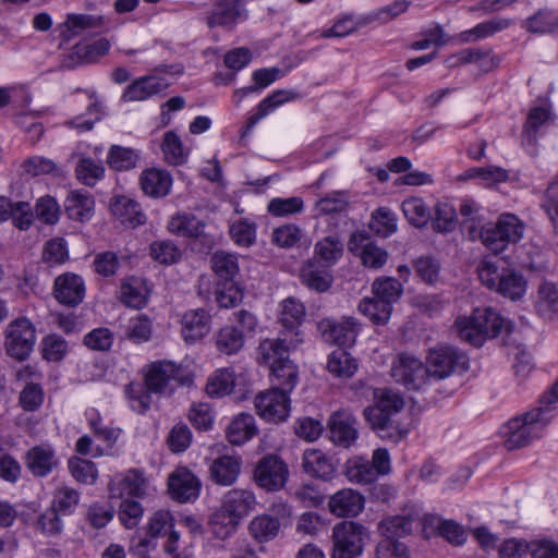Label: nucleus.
Wrapping results in <instances>:
<instances>
[{"instance_id": "37", "label": "nucleus", "mask_w": 558, "mask_h": 558, "mask_svg": "<svg viewBox=\"0 0 558 558\" xmlns=\"http://www.w3.org/2000/svg\"><path fill=\"white\" fill-rule=\"evenodd\" d=\"M536 312L545 318L551 319L558 312V286L550 281H543L537 289L535 300Z\"/></svg>"}, {"instance_id": "16", "label": "nucleus", "mask_w": 558, "mask_h": 558, "mask_svg": "<svg viewBox=\"0 0 558 558\" xmlns=\"http://www.w3.org/2000/svg\"><path fill=\"white\" fill-rule=\"evenodd\" d=\"M168 489L174 500L190 502L197 499L201 482L187 468L181 466L169 475Z\"/></svg>"}, {"instance_id": "53", "label": "nucleus", "mask_w": 558, "mask_h": 558, "mask_svg": "<svg viewBox=\"0 0 558 558\" xmlns=\"http://www.w3.org/2000/svg\"><path fill=\"white\" fill-rule=\"evenodd\" d=\"M305 316L304 305L294 298H288L281 303L279 322L284 328L295 329Z\"/></svg>"}, {"instance_id": "59", "label": "nucleus", "mask_w": 558, "mask_h": 558, "mask_svg": "<svg viewBox=\"0 0 558 558\" xmlns=\"http://www.w3.org/2000/svg\"><path fill=\"white\" fill-rule=\"evenodd\" d=\"M301 278L306 287L317 292L328 290L332 280L331 275L327 270L316 269L312 264L303 268Z\"/></svg>"}, {"instance_id": "36", "label": "nucleus", "mask_w": 558, "mask_h": 558, "mask_svg": "<svg viewBox=\"0 0 558 558\" xmlns=\"http://www.w3.org/2000/svg\"><path fill=\"white\" fill-rule=\"evenodd\" d=\"M120 300L129 307L142 308L148 301V289L142 279L129 278L121 284Z\"/></svg>"}, {"instance_id": "50", "label": "nucleus", "mask_w": 558, "mask_h": 558, "mask_svg": "<svg viewBox=\"0 0 558 558\" xmlns=\"http://www.w3.org/2000/svg\"><path fill=\"white\" fill-rule=\"evenodd\" d=\"M549 117L550 112L548 108H532L523 128V141L529 145H534L536 143L539 129L548 121Z\"/></svg>"}, {"instance_id": "48", "label": "nucleus", "mask_w": 558, "mask_h": 558, "mask_svg": "<svg viewBox=\"0 0 558 558\" xmlns=\"http://www.w3.org/2000/svg\"><path fill=\"white\" fill-rule=\"evenodd\" d=\"M373 295L379 300L387 302L392 307V304L397 302L402 292V284L392 277H383L374 280L372 284Z\"/></svg>"}, {"instance_id": "43", "label": "nucleus", "mask_w": 558, "mask_h": 558, "mask_svg": "<svg viewBox=\"0 0 558 558\" xmlns=\"http://www.w3.org/2000/svg\"><path fill=\"white\" fill-rule=\"evenodd\" d=\"M327 368L336 377L350 378L355 374L357 369V363L350 353L338 349L329 354Z\"/></svg>"}, {"instance_id": "55", "label": "nucleus", "mask_w": 558, "mask_h": 558, "mask_svg": "<svg viewBox=\"0 0 558 558\" xmlns=\"http://www.w3.org/2000/svg\"><path fill=\"white\" fill-rule=\"evenodd\" d=\"M75 173L82 183L93 186L104 177L105 168L90 157H82L76 165Z\"/></svg>"}, {"instance_id": "11", "label": "nucleus", "mask_w": 558, "mask_h": 558, "mask_svg": "<svg viewBox=\"0 0 558 558\" xmlns=\"http://www.w3.org/2000/svg\"><path fill=\"white\" fill-rule=\"evenodd\" d=\"M36 341L35 328L27 318H17L10 324L7 330V353L19 360L27 359Z\"/></svg>"}, {"instance_id": "13", "label": "nucleus", "mask_w": 558, "mask_h": 558, "mask_svg": "<svg viewBox=\"0 0 558 558\" xmlns=\"http://www.w3.org/2000/svg\"><path fill=\"white\" fill-rule=\"evenodd\" d=\"M348 250L357 255L364 267L373 270L380 269L389 258L388 252L371 241L364 232H354L348 242Z\"/></svg>"}, {"instance_id": "17", "label": "nucleus", "mask_w": 558, "mask_h": 558, "mask_svg": "<svg viewBox=\"0 0 558 558\" xmlns=\"http://www.w3.org/2000/svg\"><path fill=\"white\" fill-rule=\"evenodd\" d=\"M356 418L347 411L335 412L328 422L331 440L344 448L350 447L357 439Z\"/></svg>"}, {"instance_id": "8", "label": "nucleus", "mask_w": 558, "mask_h": 558, "mask_svg": "<svg viewBox=\"0 0 558 558\" xmlns=\"http://www.w3.org/2000/svg\"><path fill=\"white\" fill-rule=\"evenodd\" d=\"M425 363L432 384L451 376L459 368L469 367L465 354L449 345L429 350Z\"/></svg>"}, {"instance_id": "62", "label": "nucleus", "mask_w": 558, "mask_h": 558, "mask_svg": "<svg viewBox=\"0 0 558 558\" xmlns=\"http://www.w3.org/2000/svg\"><path fill=\"white\" fill-rule=\"evenodd\" d=\"M347 475L351 482L357 484H371L376 481L378 474L372 463L364 459H355L348 468Z\"/></svg>"}, {"instance_id": "26", "label": "nucleus", "mask_w": 558, "mask_h": 558, "mask_svg": "<svg viewBox=\"0 0 558 558\" xmlns=\"http://www.w3.org/2000/svg\"><path fill=\"white\" fill-rule=\"evenodd\" d=\"M182 335L185 341L194 342L204 338L210 329V316L202 308L190 310L182 317Z\"/></svg>"}, {"instance_id": "19", "label": "nucleus", "mask_w": 558, "mask_h": 558, "mask_svg": "<svg viewBox=\"0 0 558 558\" xmlns=\"http://www.w3.org/2000/svg\"><path fill=\"white\" fill-rule=\"evenodd\" d=\"M53 293L59 303L76 306L85 295L84 280L75 274L61 275L54 280Z\"/></svg>"}, {"instance_id": "9", "label": "nucleus", "mask_w": 558, "mask_h": 558, "mask_svg": "<svg viewBox=\"0 0 558 558\" xmlns=\"http://www.w3.org/2000/svg\"><path fill=\"white\" fill-rule=\"evenodd\" d=\"M290 517L291 509L287 504H274L270 513L257 514L248 522V535L258 544L271 542L280 533L281 520Z\"/></svg>"}, {"instance_id": "22", "label": "nucleus", "mask_w": 558, "mask_h": 558, "mask_svg": "<svg viewBox=\"0 0 558 558\" xmlns=\"http://www.w3.org/2000/svg\"><path fill=\"white\" fill-rule=\"evenodd\" d=\"M328 508L337 517H355L364 508V497L354 489L344 488L330 497Z\"/></svg>"}, {"instance_id": "25", "label": "nucleus", "mask_w": 558, "mask_h": 558, "mask_svg": "<svg viewBox=\"0 0 558 558\" xmlns=\"http://www.w3.org/2000/svg\"><path fill=\"white\" fill-rule=\"evenodd\" d=\"M302 466L310 476L324 481L330 480L336 472V466L330 458L318 449H306L303 452Z\"/></svg>"}, {"instance_id": "46", "label": "nucleus", "mask_w": 558, "mask_h": 558, "mask_svg": "<svg viewBox=\"0 0 558 558\" xmlns=\"http://www.w3.org/2000/svg\"><path fill=\"white\" fill-rule=\"evenodd\" d=\"M359 311L374 324L384 325L390 318L392 307L374 295L364 298L359 304Z\"/></svg>"}, {"instance_id": "57", "label": "nucleus", "mask_w": 558, "mask_h": 558, "mask_svg": "<svg viewBox=\"0 0 558 558\" xmlns=\"http://www.w3.org/2000/svg\"><path fill=\"white\" fill-rule=\"evenodd\" d=\"M153 323L149 317L138 314L129 320L126 337L134 343H144L151 338Z\"/></svg>"}, {"instance_id": "38", "label": "nucleus", "mask_w": 558, "mask_h": 558, "mask_svg": "<svg viewBox=\"0 0 558 558\" xmlns=\"http://www.w3.org/2000/svg\"><path fill=\"white\" fill-rule=\"evenodd\" d=\"M288 357L284 344L278 338L262 339L256 349V362L271 368Z\"/></svg>"}, {"instance_id": "44", "label": "nucleus", "mask_w": 558, "mask_h": 558, "mask_svg": "<svg viewBox=\"0 0 558 558\" xmlns=\"http://www.w3.org/2000/svg\"><path fill=\"white\" fill-rule=\"evenodd\" d=\"M161 149L166 161L171 166H180L187 160L189 149L183 147L182 141L173 131L165 133Z\"/></svg>"}, {"instance_id": "61", "label": "nucleus", "mask_w": 558, "mask_h": 558, "mask_svg": "<svg viewBox=\"0 0 558 558\" xmlns=\"http://www.w3.org/2000/svg\"><path fill=\"white\" fill-rule=\"evenodd\" d=\"M137 154L131 149L121 146H112L110 148L107 162L118 171L129 170L136 166Z\"/></svg>"}, {"instance_id": "3", "label": "nucleus", "mask_w": 558, "mask_h": 558, "mask_svg": "<svg viewBox=\"0 0 558 558\" xmlns=\"http://www.w3.org/2000/svg\"><path fill=\"white\" fill-rule=\"evenodd\" d=\"M550 408H536L524 415L511 418L502 428L505 447L508 450H515L530 445L539 438L547 424L553 418Z\"/></svg>"}, {"instance_id": "40", "label": "nucleus", "mask_w": 558, "mask_h": 558, "mask_svg": "<svg viewBox=\"0 0 558 558\" xmlns=\"http://www.w3.org/2000/svg\"><path fill=\"white\" fill-rule=\"evenodd\" d=\"M81 499V494L69 485H59L52 495L50 507L60 514H71L75 511Z\"/></svg>"}, {"instance_id": "63", "label": "nucleus", "mask_w": 558, "mask_h": 558, "mask_svg": "<svg viewBox=\"0 0 558 558\" xmlns=\"http://www.w3.org/2000/svg\"><path fill=\"white\" fill-rule=\"evenodd\" d=\"M507 243H517L523 238L524 225L512 214H502L497 220Z\"/></svg>"}, {"instance_id": "31", "label": "nucleus", "mask_w": 558, "mask_h": 558, "mask_svg": "<svg viewBox=\"0 0 558 558\" xmlns=\"http://www.w3.org/2000/svg\"><path fill=\"white\" fill-rule=\"evenodd\" d=\"M64 206L70 219L84 222L93 217L95 203L87 192L73 191L68 195Z\"/></svg>"}, {"instance_id": "47", "label": "nucleus", "mask_w": 558, "mask_h": 558, "mask_svg": "<svg viewBox=\"0 0 558 558\" xmlns=\"http://www.w3.org/2000/svg\"><path fill=\"white\" fill-rule=\"evenodd\" d=\"M234 386V373L230 368L217 369L206 384V392L210 397L220 398L231 392Z\"/></svg>"}, {"instance_id": "52", "label": "nucleus", "mask_w": 558, "mask_h": 558, "mask_svg": "<svg viewBox=\"0 0 558 558\" xmlns=\"http://www.w3.org/2000/svg\"><path fill=\"white\" fill-rule=\"evenodd\" d=\"M402 211L408 221L416 228L424 227L430 218L429 207L420 197L403 201Z\"/></svg>"}, {"instance_id": "42", "label": "nucleus", "mask_w": 558, "mask_h": 558, "mask_svg": "<svg viewBox=\"0 0 558 558\" xmlns=\"http://www.w3.org/2000/svg\"><path fill=\"white\" fill-rule=\"evenodd\" d=\"M124 392L130 408L137 414H145L150 409L153 391L144 383L132 381L125 386Z\"/></svg>"}, {"instance_id": "39", "label": "nucleus", "mask_w": 558, "mask_h": 558, "mask_svg": "<svg viewBox=\"0 0 558 558\" xmlns=\"http://www.w3.org/2000/svg\"><path fill=\"white\" fill-rule=\"evenodd\" d=\"M204 227L205 225L202 220L187 213H178L168 223V230L171 233L184 238L201 235L204 231Z\"/></svg>"}, {"instance_id": "12", "label": "nucleus", "mask_w": 558, "mask_h": 558, "mask_svg": "<svg viewBox=\"0 0 558 558\" xmlns=\"http://www.w3.org/2000/svg\"><path fill=\"white\" fill-rule=\"evenodd\" d=\"M254 404L257 414L267 422H282L290 412V399L284 390H265L255 397Z\"/></svg>"}, {"instance_id": "33", "label": "nucleus", "mask_w": 558, "mask_h": 558, "mask_svg": "<svg viewBox=\"0 0 558 558\" xmlns=\"http://www.w3.org/2000/svg\"><path fill=\"white\" fill-rule=\"evenodd\" d=\"M165 87L166 85L161 78L157 76H144L128 86L122 94V99L124 101H142L160 93Z\"/></svg>"}, {"instance_id": "45", "label": "nucleus", "mask_w": 558, "mask_h": 558, "mask_svg": "<svg viewBox=\"0 0 558 558\" xmlns=\"http://www.w3.org/2000/svg\"><path fill=\"white\" fill-rule=\"evenodd\" d=\"M243 345L244 336L233 326L221 328L216 336V348L222 354H235Z\"/></svg>"}, {"instance_id": "4", "label": "nucleus", "mask_w": 558, "mask_h": 558, "mask_svg": "<svg viewBox=\"0 0 558 558\" xmlns=\"http://www.w3.org/2000/svg\"><path fill=\"white\" fill-rule=\"evenodd\" d=\"M500 259H484L478 268V278L488 289L512 301L520 300L526 292V280L522 274L504 266Z\"/></svg>"}, {"instance_id": "32", "label": "nucleus", "mask_w": 558, "mask_h": 558, "mask_svg": "<svg viewBox=\"0 0 558 558\" xmlns=\"http://www.w3.org/2000/svg\"><path fill=\"white\" fill-rule=\"evenodd\" d=\"M141 187L143 192L151 197L166 196L171 189L172 178L163 170L149 169L141 175Z\"/></svg>"}, {"instance_id": "56", "label": "nucleus", "mask_w": 558, "mask_h": 558, "mask_svg": "<svg viewBox=\"0 0 558 558\" xmlns=\"http://www.w3.org/2000/svg\"><path fill=\"white\" fill-rule=\"evenodd\" d=\"M68 466L75 481L82 484L92 485L98 477L96 465L89 460L73 457L69 460Z\"/></svg>"}, {"instance_id": "34", "label": "nucleus", "mask_w": 558, "mask_h": 558, "mask_svg": "<svg viewBox=\"0 0 558 558\" xmlns=\"http://www.w3.org/2000/svg\"><path fill=\"white\" fill-rule=\"evenodd\" d=\"M12 220L14 227L27 230L34 221V213L27 202L5 201L2 196V221Z\"/></svg>"}, {"instance_id": "27", "label": "nucleus", "mask_w": 558, "mask_h": 558, "mask_svg": "<svg viewBox=\"0 0 558 558\" xmlns=\"http://www.w3.org/2000/svg\"><path fill=\"white\" fill-rule=\"evenodd\" d=\"M27 466L35 476H46L58 466L56 452L49 445H39L27 452Z\"/></svg>"}, {"instance_id": "7", "label": "nucleus", "mask_w": 558, "mask_h": 558, "mask_svg": "<svg viewBox=\"0 0 558 558\" xmlns=\"http://www.w3.org/2000/svg\"><path fill=\"white\" fill-rule=\"evenodd\" d=\"M375 404L364 409V417L373 429L383 430L392 425V417L404 407L403 398L391 389L375 391Z\"/></svg>"}, {"instance_id": "1", "label": "nucleus", "mask_w": 558, "mask_h": 558, "mask_svg": "<svg viewBox=\"0 0 558 558\" xmlns=\"http://www.w3.org/2000/svg\"><path fill=\"white\" fill-rule=\"evenodd\" d=\"M256 506L257 499L253 490L246 488L228 490L222 497L219 509L210 519L213 533L220 539L229 537Z\"/></svg>"}, {"instance_id": "41", "label": "nucleus", "mask_w": 558, "mask_h": 558, "mask_svg": "<svg viewBox=\"0 0 558 558\" xmlns=\"http://www.w3.org/2000/svg\"><path fill=\"white\" fill-rule=\"evenodd\" d=\"M210 264L215 274L226 282L234 281L240 270L236 255L225 251L215 252Z\"/></svg>"}, {"instance_id": "28", "label": "nucleus", "mask_w": 558, "mask_h": 558, "mask_svg": "<svg viewBox=\"0 0 558 558\" xmlns=\"http://www.w3.org/2000/svg\"><path fill=\"white\" fill-rule=\"evenodd\" d=\"M241 472V459L222 456L215 459L209 468L210 478L218 485H232Z\"/></svg>"}, {"instance_id": "58", "label": "nucleus", "mask_w": 558, "mask_h": 558, "mask_svg": "<svg viewBox=\"0 0 558 558\" xmlns=\"http://www.w3.org/2000/svg\"><path fill=\"white\" fill-rule=\"evenodd\" d=\"M523 27L532 33H550L558 28V17L550 11L539 10L523 22Z\"/></svg>"}, {"instance_id": "51", "label": "nucleus", "mask_w": 558, "mask_h": 558, "mask_svg": "<svg viewBox=\"0 0 558 558\" xmlns=\"http://www.w3.org/2000/svg\"><path fill=\"white\" fill-rule=\"evenodd\" d=\"M511 21L507 19H493L477 24L470 31L460 34V40L463 43L486 38L497 32L510 26Z\"/></svg>"}, {"instance_id": "29", "label": "nucleus", "mask_w": 558, "mask_h": 558, "mask_svg": "<svg viewBox=\"0 0 558 558\" xmlns=\"http://www.w3.org/2000/svg\"><path fill=\"white\" fill-rule=\"evenodd\" d=\"M257 432L254 416L248 413H240L230 422L226 436L230 444L239 446L252 439Z\"/></svg>"}, {"instance_id": "60", "label": "nucleus", "mask_w": 558, "mask_h": 558, "mask_svg": "<svg viewBox=\"0 0 558 558\" xmlns=\"http://www.w3.org/2000/svg\"><path fill=\"white\" fill-rule=\"evenodd\" d=\"M35 215L45 225H56L60 218V206L52 196H41L36 202Z\"/></svg>"}, {"instance_id": "15", "label": "nucleus", "mask_w": 558, "mask_h": 558, "mask_svg": "<svg viewBox=\"0 0 558 558\" xmlns=\"http://www.w3.org/2000/svg\"><path fill=\"white\" fill-rule=\"evenodd\" d=\"M181 368L172 362L153 363L145 375L144 384L155 393L171 391L181 383Z\"/></svg>"}, {"instance_id": "54", "label": "nucleus", "mask_w": 558, "mask_h": 558, "mask_svg": "<svg viewBox=\"0 0 558 558\" xmlns=\"http://www.w3.org/2000/svg\"><path fill=\"white\" fill-rule=\"evenodd\" d=\"M369 228L379 236L387 238L391 235L397 230L395 214L386 207L376 209L372 215Z\"/></svg>"}, {"instance_id": "14", "label": "nucleus", "mask_w": 558, "mask_h": 558, "mask_svg": "<svg viewBox=\"0 0 558 558\" xmlns=\"http://www.w3.org/2000/svg\"><path fill=\"white\" fill-rule=\"evenodd\" d=\"M420 520V511L415 507H408L401 513L379 521L377 531L385 538L398 541L410 535Z\"/></svg>"}, {"instance_id": "35", "label": "nucleus", "mask_w": 558, "mask_h": 558, "mask_svg": "<svg viewBox=\"0 0 558 558\" xmlns=\"http://www.w3.org/2000/svg\"><path fill=\"white\" fill-rule=\"evenodd\" d=\"M298 377V366L289 357L270 368V380L276 385L272 389L284 390L287 395L295 387Z\"/></svg>"}, {"instance_id": "5", "label": "nucleus", "mask_w": 558, "mask_h": 558, "mask_svg": "<svg viewBox=\"0 0 558 558\" xmlns=\"http://www.w3.org/2000/svg\"><path fill=\"white\" fill-rule=\"evenodd\" d=\"M332 539L331 558H357L369 539V533L361 523L343 521L333 526Z\"/></svg>"}, {"instance_id": "10", "label": "nucleus", "mask_w": 558, "mask_h": 558, "mask_svg": "<svg viewBox=\"0 0 558 558\" xmlns=\"http://www.w3.org/2000/svg\"><path fill=\"white\" fill-rule=\"evenodd\" d=\"M289 477L288 464L276 454L263 457L254 470V481L266 492H278L286 485Z\"/></svg>"}, {"instance_id": "2", "label": "nucleus", "mask_w": 558, "mask_h": 558, "mask_svg": "<svg viewBox=\"0 0 558 558\" xmlns=\"http://www.w3.org/2000/svg\"><path fill=\"white\" fill-rule=\"evenodd\" d=\"M454 329L462 341L481 347L486 339L497 337L502 330L510 332L511 326L497 312L486 307L457 317Z\"/></svg>"}, {"instance_id": "30", "label": "nucleus", "mask_w": 558, "mask_h": 558, "mask_svg": "<svg viewBox=\"0 0 558 558\" xmlns=\"http://www.w3.org/2000/svg\"><path fill=\"white\" fill-rule=\"evenodd\" d=\"M173 518L167 510L156 511L148 521V534L153 537L168 535L169 541L167 544L168 551L175 550V543L179 541V533L173 531Z\"/></svg>"}, {"instance_id": "64", "label": "nucleus", "mask_w": 558, "mask_h": 558, "mask_svg": "<svg viewBox=\"0 0 558 558\" xmlns=\"http://www.w3.org/2000/svg\"><path fill=\"white\" fill-rule=\"evenodd\" d=\"M68 342L58 335H49L41 341L43 357L50 362H60L68 352Z\"/></svg>"}, {"instance_id": "20", "label": "nucleus", "mask_w": 558, "mask_h": 558, "mask_svg": "<svg viewBox=\"0 0 558 558\" xmlns=\"http://www.w3.org/2000/svg\"><path fill=\"white\" fill-rule=\"evenodd\" d=\"M323 332L328 340L342 347L355 343L360 327L355 318L344 317L341 320L327 319L322 323Z\"/></svg>"}, {"instance_id": "24", "label": "nucleus", "mask_w": 558, "mask_h": 558, "mask_svg": "<svg viewBox=\"0 0 558 558\" xmlns=\"http://www.w3.org/2000/svg\"><path fill=\"white\" fill-rule=\"evenodd\" d=\"M104 25L101 15L71 13L66 15L61 35L65 40H70L84 33L101 29Z\"/></svg>"}, {"instance_id": "49", "label": "nucleus", "mask_w": 558, "mask_h": 558, "mask_svg": "<svg viewBox=\"0 0 558 558\" xmlns=\"http://www.w3.org/2000/svg\"><path fill=\"white\" fill-rule=\"evenodd\" d=\"M315 255L329 267L336 264L343 254L342 242L337 236H326L318 241L314 247Z\"/></svg>"}, {"instance_id": "6", "label": "nucleus", "mask_w": 558, "mask_h": 558, "mask_svg": "<svg viewBox=\"0 0 558 558\" xmlns=\"http://www.w3.org/2000/svg\"><path fill=\"white\" fill-rule=\"evenodd\" d=\"M391 376L412 391H424L432 385L426 363L408 353L400 354L392 363Z\"/></svg>"}, {"instance_id": "21", "label": "nucleus", "mask_w": 558, "mask_h": 558, "mask_svg": "<svg viewBox=\"0 0 558 558\" xmlns=\"http://www.w3.org/2000/svg\"><path fill=\"white\" fill-rule=\"evenodd\" d=\"M242 0H217L208 16L209 27L230 26L245 16Z\"/></svg>"}, {"instance_id": "23", "label": "nucleus", "mask_w": 558, "mask_h": 558, "mask_svg": "<svg viewBox=\"0 0 558 558\" xmlns=\"http://www.w3.org/2000/svg\"><path fill=\"white\" fill-rule=\"evenodd\" d=\"M110 209L114 217L128 227L135 228L146 221L140 204L128 196H114L111 199Z\"/></svg>"}, {"instance_id": "18", "label": "nucleus", "mask_w": 558, "mask_h": 558, "mask_svg": "<svg viewBox=\"0 0 558 558\" xmlns=\"http://www.w3.org/2000/svg\"><path fill=\"white\" fill-rule=\"evenodd\" d=\"M31 102V95L24 86H12L2 88V107L11 106L16 112L13 113L15 123L19 126L24 124L27 117H39L44 110L27 109Z\"/></svg>"}]
</instances>
